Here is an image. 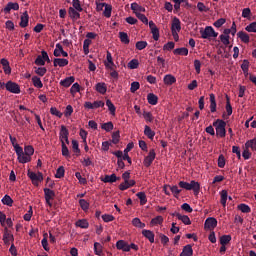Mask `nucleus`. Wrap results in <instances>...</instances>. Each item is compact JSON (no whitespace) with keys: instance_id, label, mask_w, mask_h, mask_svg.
<instances>
[{"instance_id":"nucleus-31","label":"nucleus","mask_w":256,"mask_h":256,"mask_svg":"<svg viewBox=\"0 0 256 256\" xmlns=\"http://www.w3.org/2000/svg\"><path fill=\"white\" fill-rule=\"evenodd\" d=\"M32 85H34V87L39 88V89L44 87V84H42L41 78H39L37 76H32Z\"/></svg>"},{"instance_id":"nucleus-36","label":"nucleus","mask_w":256,"mask_h":256,"mask_svg":"<svg viewBox=\"0 0 256 256\" xmlns=\"http://www.w3.org/2000/svg\"><path fill=\"white\" fill-rule=\"evenodd\" d=\"M225 98L227 99V104L225 105V110L227 111V116H232L233 109L232 105L230 104V97L226 95Z\"/></svg>"},{"instance_id":"nucleus-14","label":"nucleus","mask_w":256,"mask_h":256,"mask_svg":"<svg viewBox=\"0 0 256 256\" xmlns=\"http://www.w3.org/2000/svg\"><path fill=\"white\" fill-rule=\"evenodd\" d=\"M69 64V60L63 58H54L53 66L54 67H66Z\"/></svg>"},{"instance_id":"nucleus-33","label":"nucleus","mask_w":256,"mask_h":256,"mask_svg":"<svg viewBox=\"0 0 256 256\" xmlns=\"http://www.w3.org/2000/svg\"><path fill=\"white\" fill-rule=\"evenodd\" d=\"M132 225L135 227V228H140V229H143L146 227V224L145 223H142V221L139 219V218H134L132 219Z\"/></svg>"},{"instance_id":"nucleus-7","label":"nucleus","mask_w":256,"mask_h":256,"mask_svg":"<svg viewBox=\"0 0 256 256\" xmlns=\"http://www.w3.org/2000/svg\"><path fill=\"white\" fill-rule=\"evenodd\" d=\"M2 241H4V245H11V242H14V235H12L9 229L4 228V234L2 235Z\"/></svg>"},{"instance_id":"nucleus-46","label":"nucleus","mask_w":256,"mask_h":256,"mask_svg":"<svg viewBox=\"0 0 256 256\" xmlns=\"http://www.w3.org/2000/svg\"><path fill=\"white\" fill-rule=\"evenodd\" d=\"M119 40H121L124 44H129V36H127V33L125 32H119Z\"/></svg>"},{"instance_id":"nucleus-21","label":"nucleus","mask_w":256,"mask_h":256,"mask_svg":"<svg viewBox=\"0 0 256 256\" xmlns=\"http://www.w3.org/2000/svg\"><path fill=\"white\" fill-rule=\"evenodd\" d=\"M141 235L145 237L149 243H154V233L151 230H142Z\"/></svg>"},{"instance_id":"nucleus-47","label":"nucleus","mask_w":256,"mask_h":256,"mask_svg":"<svg viewBox=\"0 0 256 256\" xmlns=\"http://www.w3.org/2000/svg\"><path fill=\"white\" fill-rule=\"evenodd\" d=\"M127 67H129V69H132V70L139 68V60L137 59L130 60V62L127 64Z\"/></svg>"},{"instance_id":"nucleus-39","label":"nucleus","mask_w":256,"mask_h":256,"mask_svg":"<svg viewBox=\"0 0 256 256\" xmlns=\"http://www.w3.org/2000/svg\"><path fill=\"white\" fill-rule=\"evenodd\" d=\"M145 136L148 137L149 140H153L154 136L156 135V133H154L153 130H151V128L149 126H145Z\"/></svg>"},{"instance_id":"nucleus-29","label":"nucleus","mask_w":256,"mask_h":256,"mask_svg":"<svg viewBox=\"0 0 256 256\" xmlns=\"http://www.w3.org/2000/svg\"><path fill=\"white\" fill-rule=\"evenodd\" d=\"M31 156L32 155H26V154L17 155L18 163H21V164L29 163L31 161Z\"/></svg>"},{"instance_id":"nucleus-2","label":"nucleus","mask_w":256,"mask_h":256,"mask_svg":"<svg viewBox=\"0 0 256 256\" xmlns=\"http://www.w3.org/2000/svg\"><path fill=\"white\" fill-rule=\"evenodd\" d=\"M227 124L225 123L224 120L222 119H217L216 121H214L212 123V126L214 128H216V132H215V135H217V137H220V138H224L225 137V134H226V131H225V126Z\"/></svg>"},{"instance_id":"nucleus-53","label":"nucleus","mask_w":256,"mask_h":256,"mask_svg":"<svg viewBox=\"0 0 256 256\" xmlns=\"http://www.w3.org/2000/svg\"><path fill=\"white\" fill-rule=\"evenodd\" d=\"M94 254L97 256H103L102 255V245L98 242L94 243Z\"/></svg>"},{"instance_id":"nucleus-63","label":"nucleus","mask_w":256,"mask_h":256,"mask_svg":"<svg viewBox=\"0 0 256 256\" xmlns=\"http://www.w3.org/2000/svg\"><path fill=\"white\" fill-rule=\"evenodd\" d=\"M34 148L31 145L24 147V155L33 156Z\"/></svg>"},{"instance_id":"nucleus-45","label":"nucleus","mask_w":256,"mask_h":256,"mask_svg":"<svg viewBox=\"0 0 256 256\" xmlns=\"http://www.w3.org/2000/svg\"><path fill=\"white\" fill-rule=\"evenodd\" d=\"M72 6V9H74L75 11H83L82 5L80 4V0H72Z\"/></svg>"},{"instance_id":"nucleus-24","label":"nucleus","mask_w":256,"mask_h":256,"mask_svg":"<svg viewBox=\"0 0 256 256\" xmlns=\"http://www.w3.org/2000/svg\"><path fill=\"white\" fill-rule=\"evenodd\" d=\"M119 178L116 176V174L111 175H105L104 178H102V182L104 183H116Z\"/></svg>"},{"instance_id":"nucleus-10","label":"nucleus","mask_w":256,"mask_h":256,"mask_svg":"<svg viewBox=\"0 0 256 256\" xmlns=\"http://www.w3.org/2000/svg\"><path fill=\"white\" fill-rule=\"evenodd\" d=\"M116 249L122 252H130L129 244L124 240H118V242H116Z\"/></svg>"},{"instance_id":"nucleus-16","label":"nucleus","mask_w":256,"mask_h":256,"mask_svg":"<svg viewBox=\"0 0 256 256\" xmlns=\"http://www.w3.org/2000/svg\"><path fill=\"white\" fill-rule=\"evenodd\" d=\"M181 31V21L178 18H173L172 21V33H180Z\"/></svg>"},{"instance_id":"nucleus-1","label":"nucleus","mask_w":256,"mask_h":256,"mask_svg":"<svg viewBox=\"0 0 256 256\" xmlns=\"http://www.w3.org/2000/svg\"><path fill=\"white\" fill-rule=\"evenodd\" d=\"M178 185L179 188H182L187 191H193L195 196L199 195L200 184L197 181L192 180L190 181V183H187L186 181H179Z\"/></svg>"},{"instance_id":"nucleus-20","label":"nucleus","mask_w":256,"mask_h":256,"mask_svg":"<svg viewBox=\"0 0 256 256\" xmlns=\"http://www.w3.org/2000/svg\"><path fill=\"white\" fill-rule=\"evenodd\" d=\"M236 36L241 40L242 43H249L251 41L249 35L244 31H239Z\"/></svg>"},{"instance_id":"nucleus-52","label":"nucleus","mask_w":256,"mask_h":256,"mask_svg":"<svg viewBox=\"0 0 256 256\" xmlns=\"http://www.w3.org/2000/svg\"><path fill=\"white\" fill-rule=\"evenodd\" d=\"M135 16H137L138 20L141 21V23L148 25V18L140 12H135Z\"/></svg>"},{"instance_id":"nucleus-38","label":"nucleus","mask_w":256,"mask_h":256,"mask_svg":"<svg viewBox=\"0 0 256 256\" xmlns=\"http://www.w3.org/2000/svg\"><path fill=\"white\" fill-rule=\"evenodd\" d=\"M148 104L149 105H157V96L154 95L153 93H149L147 96Z\"/></svg>"},{"instance_id":"nucleus-27","label":"nucleus","mask_w":256,"mask_h":256,"mask_svg":"<svg viewBox=\"0 0 256 256\" xmlns=\"http://www.w3.org/2000/svg\"><path fill=\"white\" fill-rule=\"evenodd\" d=\"M176 78L172 74H167L164 76V84L167 86H172L175 84Z\"/></svg>"},{"instance_id":"nucleus-18","label":"nucleus","mask_w":256,"mask_h":256,"mask_svg":"<svg viewBox=\"0 0 256 256\" xmlns=\"http://www.w3.org/2000/svg\"><path fill=\"white\" fill-rule=\"evenodd\" d=\"M18 9H19V5L17 3L9 2L7 3L6 7H4L3 11L5 14H9L11 13L12 10L18 11Z\"/></svg>"},{"instance_id":"nucleus-54","label":"nucleus","mask_w":256,"mask_h":256,"mask_svg":"<svg viewBox=\"0 0 256 256\" xmlns=\"http://www.w3.org/2000/svg\"><path fill=\"white\" fill-rule=\"evenodd\" d=\"M147 46H148V43L145 41H138L137 43H135V48L140 51H142L143 49H146Z\"/></svg>"},{"instance_id":"nucleus-35","label":"nucleus","mask_w":256,"mask_h":256,"mask_svg":"<svg viewBox=\"0 0 256 256\" xmlns=\"http://www.w3.org/2000/svg\"><path fill=\"white\" fill-rule=\"evenodd\" d=\"M168 187V189H170V191L173 194V197L178 198V196L181 193V190L178 188V186H170V185H166Z\"/></svg>"},{"instance_id":"nucleus-28","label":"nucleus","mask_w":256,"mask_h":256,"mask_svg":"<svg viewBox=\"0 0 256 256\" xmlns=\"http://www.w3.org/2000/svg\"><path fill=\"white\" fill-rule=\"evenodd\" d=\"M228 198L229 194L227 190L220 191V204H222L223 207L226 206Z\"/></svg>"},{"instance_id":"nucleus-8","label":"nucleus","mask_w":256,"mask_h":256,"mask_svg":"<svg viewBox=\"0 0 256 256\" xmlns=\"http://www.w3.org/2000/svg\"><path fill=\"white\" fill-rule=\"evenodd\" d=\"M44 195H45V202L48 206L52 207L53 199H55V191L51 190L50 188H44Z\"/></svg>"},{"instance_id":"nucleus-12","label":"nucleus","mask_w":256,"mask_h":256,"mask_svg":"<svg viewBox=\"0 0 256 256\" xmlns=\"http://www.w3.org/2000/svg\"><path fill=\"white\" fill-rule=\"evenodd\" d=\"M217 226V219L216 218H207L205 220V229L206 230H214Z\"/></svg>"},{"instance_id":"nucleus-22","label":"nucleus","mask_w":256,"mask_h":256,"mask_svg":"<svg viewBox=\"0 0 256 256\" xmlns=\"http://www.w3.org/2000/svg\"><path fill=\"white\" fill-rule=\"evenodd\" d=\"M69 17L70 19L74 20V21H77L80 19V13H79V10H75L74 8L72 7H69Z\"/></svg>"},{"instance_id":"nucleus-6","label":"nucleus","mask_w":256,"mask_h":256,"mask_svg":"<svg viewBox=\"0 0 256 256\" xmlns=\"http://www.w3.org/2000/svg\"><path fill=\"white\" fill-rule=\"evenodd\" d=\"M6 90L7 92L13 93V94H20V86L13 82V81H7L6 83Z\"/></svg>"},{"instance_id":"nucleus-11","label":"nucleus","mask_w":256,"mask_h":256,"mask_svg":"<svg viewBox=\"0 0 256 256\" xmlns=\"http://www.w3.org/2000/svg\"><path fill=\"white\" fill-rule=\"evenodd\" d=\"M172 216L176 217L184 225H191V219L186 215H181L180 213L175 212L172 214Z\"/></svg>"},{"instance_id":"nucleus-61","label":"nucleus","mask_w":256,"mask_h":256,"mask_svg":"<svg viewBox=\"0 0 256 256\" xmlns=\"http://www.w3.org/2000/svg\"><path fill=\"white\" fill-rule=\"evenodd\" d=\"M245 30L249 33H256V22H253L247 25Z\"/></svg>"},{"instance_id":"nucleus-17","label":"nucleus","mask_w":256,"mask_h":256,"mask_svg":"<svg viewBox=\"0 0 256 256\" xmlns=\"http://www.w3.org/2000/svg\"><path fill=\"white\" fill-rule=\"evenodd\" d=\"M75 82V78L74 76H70V77H67L66 79L64 80H61L59 82V85H61L62 87L64 88H69L71 87V85Z\"/></svg>"},{"instance_id":"nucleus-59","label":"nucleus","mask_w":256,"mask_h":256,"mask_svg":"<svg viewBox=\"0 0 256 256\" xmlns=\"http://www.w3.org/2000/svg\"><path fill=\"white\" fill-rule=\"evenodd\" d=\"M143 118L145 119L146 122L148 123H153V114L151 112H143Z\"/></svg>"},{"instance_id":"nucleus-56","label":"nucleus","mask_w":256,"mask_h":256,"mask_svg":"<svg viewBox=\"0 0 256 256\" xmlns=\"http://www.w3.org/2000/svg\"><path fill=\"white\" fill-rule=\"evenodd\" d=\"M138 199L140 200L141 205H145L147 200H146V194L145 192H138L137 195Z\"/></svg>"},{"instance_id":"nucleus-51","label":"nucleus","mask_w":256,"mask_h":256,"mask_svg":"<svg viewBox=\"0 0 256 256\" xmlns=\"http://www.w3.org/2000/svg\"><path fill=\"white\" fill-rule=\"evenodd\" d=\"M50 114L53 116L58 117L59 119H61L63 117V113L60 112L56 107H51L50 108Z\"/></svg>"},{"instance_id":"nucleus-62","label":"nucleus","mask_w":256,"mask_h":256,"mask_svg":"<svg viewBox=\"0 0 256 256\" xmlns=\"http://www.w3.org/2000/svg\"><path fill=\"white\" fill-rule=\"evenodd\" d=\"M111 143L115 145L119 143V131L113 132V134L111 135Z\"/></svg>"},{"instance_id":"nucleus-30","label":"nucleus","mask_w":256,"mask_h":256,"mask_svg":"<svg viewBox=\"0 0 256 256\" xmlns=\"http://www.w3.org/2000/svg\"><path fill=\"white\" fill-rule=\"evenodd\" d=\"M28 22H29L28 12H24L23 15H21L20 27L26 28L28 26Z\"/></svg>"},{"instance_id":"nucleus-37","label":"nucleus","mask_w":256,"mask_h":256,"mask_svg":"<svg viewBox=\"0 0 256 256\" xmlns=\"http://www.w3.org/2000/svg\"><path fill=\"white\" fill-rule=\"evenodd\" d=\"M96 91L99 92L102 95L107 93V87L105 86V83H97L96 84Z\"/></svg>"},{"instance_id":"nucleus-43","label":"nucleus","mask_w":256,"mask_h":256,"mask_svg":"<svg viewBox=\"0 0 256 256\" xmlns=\"http://www.w3.org/2000/svg\"><path fill=\"white\" fill-rule=\"evenodd\" d=\"M72 150L74 151L75 156L79 157L80 148H79V142H77V140H72Z\"/></svg>"},{"instance_id":"nucleus-26","label":"nucleus","mask_w":256,"mask_h":256,"mask_svg":"<svg viewBox=\"0 0 256 256\" xmlns=\"http://www.w3.org/2000/svg\"><path fill=\"white\" fill-rule=\"evenodd\" d=\"M130 9L132 11H134V13H145L146 12V9L145 7H142L141 5L137 4V3H132L130 4Z\"/></svg>"},{"instance_id":"nucleus-44","label":"nucleus","mask_w":256,"mask_h":256,"mask_svg":"<svg viewBox=\"0 0 256 256\" xmlns=\"http://www.w3.org/2000/svg\"><path fill=\"white\" fill-rule=\"evenodd\" d=\"M246 149L256 151V138L246 142Z\"/></svg>"},{"instance_id":"nucleus-58","label":"nucleus","mask_w":256,"mask_h":256,"mask_svg":"<svg viewBox=\"0 0 256 256\" xmlns=\"http://www.w3.org/2000/svg\"><path fill=\"white\" fill-rule=\"evenodd\" d=\"M217 166L220 169H223L225 167V157H224V155L220 154L219 158L217 159Z\"/></svg>"},{"instance_id":"nucleus-49","label":"nucleus","mask_w":256,"mask_h":256,"mask_svg":"<svg viewBox=\"0 0 256 256\" xmlns=\"http://www.w3.org/2000/svg\"><path fill=\"white\" fill-rule=\"evenodd\" d=\"M163 222H164V218H162V216H157L156 218L151 219L152 226L161 225Z\"/></svg>"},{"instance_id":"nucleus-42","label":"nucleus","mask_w":256,"mask_h":256,"mask_svg":"<svg viewBox=\"0 0 256 256\" xmlns=\"http://www.w3.org/2000/svg\"><path fill=\"white\" fill-rule=\"evenodd\" d=\"M76 226L81 229H88L89 223L86 219H80L77 221Z\"/></svg>"},{"instance_id":"nucleus-55","label":"nucleus","mask_w":256,"mask_h":256,"mask_svg":"<svg viewBox=\"0 0 256 256\" xmlns=\"http://www.w3.org/2000/svg\"><path fill=\"white\" fill-rule=\"evenodd\" d=\"M78 203L80 204L81 210H83L85 212L88 211L89 203L85 199H80V201H78Z\"/></svg>"},{"instance_id":"nucleus-50","label":"nucleus","mask_w":256,"mask_h":256,"mask_svg":"<svg viewBox=\"0 0 256 256\" xmlns=\"http://www.w3.org/2000/svg\"><path fill=\"white\" fill-rule=\"evenodd\" d=\"M64 177V167L59 166L58 169H56V174H54V178L61 179Z\"/></svg>"},{"instance_id":"nucleus-48","label":"nucleus","mask_w":256,"mask_h":256,"mask_svg":"<svg viewBox=\"0 0 256 256\" xmlns=\"http://www.w3.org/2000/svg\"><path fill=\"white\" fill-rule=\"evenodd\" d=\"M241 70L244 75H247V72L249 71V60H242Z\"/></svg>"},{"instance_id":"nucleus-13","label":"nucleus","mask_w":256,"mask_h":256,"mask_svg":"<svg viewBox=\"0 0 256 256\" xmlns=\"http://www.w3.org/2000/svg\"><path fill=\"white\" fill-rule=\"evenodd\" d=\"M105 7L104 10V16L107 18H110L112 16V6L111 5H107V4H99L97 5V9L102 10V8Z\"/></svg>"},{"instance_id":"nucleus-25","label":"nucleus","mask_w":256,"mask_h":256,"mask_svg":"<svg viewBox=\"0 0 256 256\" xmlns=\"http://www.w3.org/2000/svg\"><path fill=\"white\" fill-rule=\"evenodd\" d=\"M232 241L231 235H222L219 238L220 246H227Z\"/></svg>"},{"instance_id":"nucleus-64","label":"nucleus","mask_w":256,"mask_h":256,"mask_svg":"<svg viewBox=\"0 0 256 256\" xmlns=\"http://www.w3.org/2000/svg\"><path fill=\"white\" fill-rule=\"evenodd\" d=\"M102 130L110 132L113 130V123L112 122H108V123H104L102 124Z\"/></svg>"},{"instance_id":"nucleus-3","label":"nucleus","mask_w":256,"mask_h":256,"mask_svg":"<svg viewBox=\"0 0 256 256\" xmlns=\"http://www.w3.org/2000/svg\"><path fill=\"white\" fill-rule=\"evenodd\" d=\"M28 178L31 179L32 185L38 186L39 183L44 181V176L41 172L34 173L33 171L28 170Z\"/></svg>"},{"instance_id":"nucleus-9","label":"nucleus","mask_w":256,"mask_h":256,"mask_svg":"<svg viewBox=\"0 0 256 256\" xmlns=\"http://www.w3.org/2000/svg\"><path fill=\"white\" fill-rule=\"evenodd\" d=\"M154 159H156V152L154 149H151L149 150L148 156H146L143 160V165H145L147 168L150 167L151 164H153Z\"/></svg>"},{"instance_id":"nucleus-34","label":"nucleus","mask_w":256,"mask_h":256,"mask_svg":"<svg viewBox=\"0 0 256 256\" xmlns=\"http://www.w3.org/2000/svg\"><path fill=\"white\" fill-rule=\"evenodd\" d=\"M2 204L7 205L9 207H12V204H14V200H12L11 196L4 195L1 200Z\"/></svg>"},{"instance_id":"nucleus-40","label":"nucleus","mask_w":256,"mask_h":256,"mask_svg":"<svg viewBox=\"0 0 256 256\" xmlns=\"http://www.w3.org/2000/svg\"><path fill=\"white\" fill-rule=\"evenodd\" d=\"M238 210L241 211L243 214L251 213V207L247 206L246 204H239Z\"/></svg>"},{"instance_id":"nucleus-19","label":"nucleus","mask_w":256,"mask_h":256,"mask_svg":"<svg viewBox=\"0 0 256 256\" xmlns=\"http://www.w3.org/2000/svg\"><path fill=\"white\" fill-rule=\"evenodd\" d=\"M2 70L4 74L11 75V66H9V61L7 59H1Z\"/></svg>"},{"instance_id":"nucleus-15","label":"nucleus","mask_w":256,"mask_h":256,"mask_svg":"<svg viewBox=\"0 0 256 256\" xmlns=\"http://www.w3.org/2000/svg\"><path fill=\"white\" fill-rule=\"evenodd\" d=\"M209 109L211 111V113H216V107H217V104H216V96L211 93L209 94Z\"/></svg>"},{"instance_id":"nucleus-57","label":"nucleus","mask_w":256,"mask_h":256,"mask_svg":"<svg viewBox=\"0 0 256 256\" xmlns=\"http://www.w3.org/2000/svg\"><path fill=\"white\" fill-rule=\"evenodd\" d=\"M220 42L224 44L225 46H229L230 44V36L229 35H220L219 36Z\"/></svg>"},{"instance_id":"nucleus-4","label":"nucleus","mask_w":256,"mask_h":256,"mask_svg":"<svg viewBox=\"0 0 256 256\" xmlns=\"http://www.w3.org/2000/svg\"><path fill=\"white\" fill-rule=\"evenodd\" d=\"M200 35H202L203 39L216 38L218 33L214 31L213 27L206 26L205 30H200Z\"/></svg>"},{"instance_id":"nucleus-5","label":"nucleus","mask_w":256,"mask_h":256,"mask_svg":"<svg viewBox=\"0 0 256 256\" xmlns=\"http://www.w3.org/2000/svg\"><path fill=\"white\" fill-rule=\"evenodd\" d=\"M59 141L61 144L66 143L69 145V130L64 125L61 126V130L59 131Z\"/></svg>"},{"instance_id":"nucleus-32","label":"nucleus","mask_w":256,"mask_h":256,"mask_svg":"<svg viewBox=\"0 0 256 256\" xmlns=\"http://www.w3.org/2000/svg\"><path fill=\"white\" fill-rule=\"evenodd\" d=\"M173 54L187 56L189 54V50H187V48H184V47L176 48L175 50H173Z\"/></svg>"},{"instance_id":"nucleus-41","label":"nucleus","mask_w":256,"mask_h":256,"mask_svg":"<svg viewBox=\"0 0 256 256\" xmlns=\"http://www.w3.org/2000/svg\"><path fill=\"white\" fill-rule=\"evenodd\" d=\"M105 105H107L108 111H110L111 116H115L116 107L115 105H113L112 101L108 99Z\"/></svg>"},{"instance_id":"nucleus-60","label":"nucleus","mask_w":256,"mask_h":256,"mask_svg":"<svg viewBox=\"0 0 256 256\" xmlns=\"http://www.w3.org/2000/svg\"><path fill=\"white\" fill-rule=\"evenodd\" d=\"M89 45H91V40L86 39V40L83 42V52L85 53V55H88V54H89Z\"/></svg>"},{"instance_id":"nucleus-23","label":"nucleus","mask_w":256,"mask_h":256,"mask_svg":"<svg viewBox=\"0 0 256 256\" xmlns=\"http://www.w3.org/2000/svg\"><path fill=\"white\" fill-rule=\"evenodd\" d=\"M194 254V250H192L191 245H186L182 248L181 254L179 256H192Z\"/></svg>"}]
</instances>
